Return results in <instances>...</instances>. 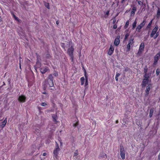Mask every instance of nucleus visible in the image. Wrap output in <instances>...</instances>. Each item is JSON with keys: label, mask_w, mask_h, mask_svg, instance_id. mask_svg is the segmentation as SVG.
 I'll list each match as a JSON object with an SVG mask.
<instances>
[{"label": "nucleus", "mask_w": 160, "mask_h": 160, "mask_svg": "<svg viewBox=\"0 0 160 160\" xmlns=\"http://www.w3.org/2000/svg\"><path fill=\"white\" fill-rule=\"evenodd\" d=\"M125 0H122L121 3H123Z\"/></svg>", "instance_id": "c9c22d12"}, {"label": "nucleus", "mask_w": 160, "mask_h": 160, "mask_svg": "<svg viewBox=\"0 0 160 160\" xmlns=\"http://www.w3.org/2000/svg\"><path fill=\"white\" fill-rule=\"evenodd\" d=\"M14 17L15 19H17V17H16L14 15Z\"/></svg>", "instance_id": "58836bf2"}, {"label": "nucleus", "mask_w": 160, "mask_h": 160, "mask_svg": "<svg viewBox=\"0 0 160 160\" xmlns=\"http://www.w3.org/2000/svg\"><path fill=\"white\" fill-rule=\"evenodd\" d=\"M78 124V122H76L75 124H73V126L76 127V126Z\"/></svg>", "instance_id": "2f4dec72"}, {"label": "nucleus", "mask_w": 160, "mask_h": 160, "mask_svg": "<svg viewBox=\"0 0 160 160\" xmlns=\"http://www.w3.org/2000/svg\"><path fill=\"white\" fill-rule=\"evenodd\" d=\"M14 17L15 19H17V17H16L14 15Z\"/></svg>", "instance_id": "4c0bfd02"}, {"label": "nucleus", "mask_w": 160, "mask_h": 160, "mask_svg": "<svg viewBox=\"0 0 160 160\" xmlns=\"http://www.w3.org/2000/svg\"><path fill=\"white\" fill-rule=\"evenodd\" d=\"M114 50V48L111 45L108 51V55H111L113 52Z\"/></svg>", "instance_id": "f8f14e48"}, {"label": "nucleus", "mask_w": 160, "mask_h": 160, "mask_svg": "<svg viewBox=\"0 0 160 160\" xmlns=\"http://www.w3.org/2000/svg\"><path fill=\"white\" fill-rule=\"evenodd\" d=\"M129 35V34L128 33L126 34L125 35V38L124 40H126L127 39Z\"/></svg>", "instance_id": "bb28decb"}, {"label": "nucleus", "mask_w": 160, "mask_h": 160, "mask_svg": "<svg viewBox=\"0 0 160 160\" xmlns=\"http://www.w3.org/2000/svg\"><path fill=\"white\" fill-rule=\"evenodd\" d=\"M129 24V22L128 21H127L125 23V25L124 27L125 28H127Z\"/></svg>", "instance_id": "393cba45"}, {"label": "nucleus", "mask_w": 160, "mask_h": 160, "mask_svg": "<svg viewBox=\"0 0 160 160\" xmlns=\"http://www.w3.org/2000/svg\"><path fill=\"white\" fill-rule=\"evenodd\" d=\"M44 83L46 84V87H51L54 86L52 75H49L48 79L47 81H45Z\"/></svg>", "instance_id": "f03ea898"}, {"label": "nucleus", "mask_w": 160, "mask_h": 160, "mask_svg": "<svg viewBox=\"0 0 160 160\" xmlns=\"http://www.w3.org/2000/svg\"><path fill=\"white\" fill-rule=\"evenodd\" d=\"M80 81L81 82V85H83L85 82V78L84 77H82L80 78Z\"/></svg>", "instance_id": "6ab92c4d"}, {"label": "nucleus", "mask_w": 160, "mask_h": 160, "mask_svg": "<svg viewBox=\"0 0 160 160\" xmlns=\"http://www.w3.org/2000/svg\"><path fill=\"white\" fill-rule=\"evenodd\" d=\"M7 122V118H6L4 121L2 122V124L0 126V128H3L5 126Z\"/></svg>", "instance_id": "f3484780"}, {"label": "nucleus", "mask_w": 160, "mask_h": 160, "mask_svg": "<svg viewBox=\"0 0 160 160\" xmlns=\"http://www.w3.org/2000/svg\"><path fill=\"white\" fill-rule=\"evenodd\" d=\"M120 74L119 73H117L115 77V79L116 81H118V77L120 76Z\"/></svg>", "instance_id": "4be33fe9"}, {"label": "nucleus", "mask_w": 160, "mask_h": 160, "mask_svg": "<svg viewBox=\"0 0 160 160\" xmlns=\"http://www.w3.org/2000/svg\"><path fill=\"white\" fill-rule=\"evenodd\" d=\"M117 28V25L116 24L114 25L113 26V28L114 29H116Z\"/></svg>", "instance_id": "7c9ffc66"}, {"label": "nucleus", "mask_w": 160, "mask_h": 160, "mask_svg": "<svg viewBox=\"0 0 160 160\" xmlns=\"http://www.w3.org/2000/svg\"><path fill=\"white\" fill-rule=\"evenodd\" d=\"M120 37L118 36L115 39L114 42V44L115 45L117 46L120 43L119 40Z\"/></svg>", "instance_id": "ddd939ff"}, {"label": "nucleus", "mask_w": 160, "mask_h": 160, "mask_svg": "<svg viewBox=\"0 0 160 160\" xmlns=\"http://www.w3.org/2000/svg\"><path fill=\"white\" fill-rule=\"evenodd\" d=\"M159 12H158L157 14H159Z\"/></svg>", "instance_id": "37998d69"}, {"label": "nucleus", "mask_w": 160, "mask_h": 160, "mask_svg": "<svg viewBox=\"0 0 160 160\" xmlns=\"http://www.w3.org/2000/svg\"><path fill=\"white\" fill-rule=\"evenodd\" d=\"M150 76V75L146 73L145 74L144 76V78L143 80L142 84V87L144 88L148 83Z\"/></svg>", "instance_id": "20e7f679"}, {"label": "nucleus", "mask_w": 160, "mask_h": 160, "mask_svg": "<svg viewBox=\"0 0 160 160\" xmlns=\"http://www.w3.org/2000/svg\"><path fill=\"white\" fill-rule=\"evenodd\" d=\"M56 23H57L58 24V22H56Z\"/></svg>", "instance_id": "c03bdc74"}, {"label": "nucleus", "mask_w": 160, "mask_h": 160, "mask_svg": "<svg viewBox=\"0 0 160 160\" xmlns=\"http://www.w3.org/2000/svg\"><path fill=\"white\" fill-rule=\"evenodd\" d=\"M68 47L69 48L68 50V53L72 60L73 59V52L74 48L72 43L69 42L68 45Z\"/></svg>", "instance_id": "f257e3e1"}, {"label": "nucleus", "mask_w": 160, "mask_h": 160, "mask_svg": "<svg viewBox=\"0 0 160 160\" xmlns=\"http://www.w3.org/2000/svg\"><path fill=\"white\" fill-rule=\"evenodd\" d=\"M49 70V69L47 67H42L40 69V72L42 74L45 73L47 72H48Z\"/></svg>", "instance_id": "1a4fd4ad"}, {"label": "nucleus", "mask_w": 160, "mask_h": 160, "mask_svg": "<svg viewBox=\"0 0 160 160\" xmlns=\"http://www.w3.org/2000/svg\"><path fill=\"white\" fill-rule=\"evenodd\" d=\"M52 118H53V121L55 122H57V116L55 115L53 116Z\"/></svg>", "instance_id": "b1692460"}, {"label": "nucleus", "mask_w": 160, "mask_h": 160, "mask_svg": "<svg viewBox=\"0 0 160 160\" xmlns=\"http://www.w3.org/2000/svg\"><path fill=\"white\" fill-rule=\"evenodd\" d=\"M46 7L48 8V9H49V4L48 3L47 4V5H46Z\"/></svg>", "instance_id": "c756f323"}, {"label": "nucleus", "mask_w": 160, "mask_h": 160, "mask_svg": "<svg viewBox=\"0 0 160 160\" xmlns=\"http://www.w3.org/2000/svg\"><path fill=\"white\" fill-rule=\"evenodd\" d=\"M136 10V8L135 7H134L132 8V11L131 12V15H134L135 14V12Z\"/></svg>", "instance_id": "a211bd4d"}, {"label": "nucleus", "mask_w": 160, "mask_h": 160, "mask_svg": "<svg viewBox=\"0 0 160 160\" xmlns=\"http://www.w3.org/2000/svg\"><path fill=\"white\" fill-rule=\"evenodd\" d=\"M133 40L134 38L132 36H131L129 38L127 47L128 51H129L130 50L131 46H132L134 43Z\"/></svg>", "instance_id": "39448f33"}, {"label": "nucleus", "mask_w": 160, "mask_h": 160, "mask_svg": "<svg viewBox=\"0 0 160 160\" xmlns=\"http://www.w3.org/2000/svg\"><path fill=\"white\" fill-rule=\"evenodd\" d=\"M138 3L140 5L141 4V3H142L140 1H138Z\"/></svg>", "instance_id": "f704fd0d"}, {"label": "nucleus", "mask_w": 160, "mask_h": 160, "mask_svg": "<svg viewBox=\"0 0 160 160\" xmlns=\"http://www.w3.org/2000/svg\"><path fill=\"white\" fill-rule=\"evenodd\" d=\"M57 146L53 151V153L56 156L58 155V152L60 150V148L57 143Z\"/></svg>", "instance_id": "4468645a"}, {"label": "nucleus", "mask_w": 160, "mask_h": 160, "mask_svg": "<svg viewBox=\"0 0 160 160\" xmlns=\"http://www.w3.org/2000/svg\"><path fill=\"white\" fill-rule=\"evenodd\" d=\"M144 48V43H142L140 46L138 53H141L143 51Z\"/></svg>", "instance_id": "9d476101"}, {"label": "nucleus", "mask_w": 160, "mask_h": 160, "mask_svg": "<svg viewBox=\"0 0 160 160\" xmlns=\"http://www.w3.org/2000/svg\"><path fill=\"white\" fill-rule=\"evenodd\" d=\"M145 23L146 22L145 20H144L142 23L138 26L136 28V30L138 32H140L141 29L145 25Z\"/></svg>", "instance_id": "423d86ee"}, {"label": "nucleus", "mask_w": 160, "mask_h": 160, "mask_svg": "<svg viewBox=\"0 0 160 160\" xmlns=\"http://www.w3.org/2000/svg\"><path fill=\"white\" fill-rule=\"evenodd\" d=\"M137 22L135 20L134 22L133 23L132 25V29H134L135 28V27L136 26V24H137Z\"/></svg>", "instance_id": "412c9836"}, {"label": "nucleus", "mask_w": 160, "mask_h": 160, "mask_svg": "<svg viewBox=\"0 0 160 160\" xmlns=\"http://www.w3.org/2000/svg\"><path fill=\"white\" fill-rule=\"evenodd\" d=\"M120 156L122 159H125V153L124 148L123 147H121L120 148Z\"/></svg>", "instance_id": "0eeeda50"}, {"label": "nucleus", "mask_w": 160, "mask_h": 160, "mask_svg": "<svg viewBox=\"0 0 160 160\" xmlns=\"http://www.w3.org/2000/svg\"><path fill=\"white\" fill-rule=\"evenodd\" d=\"M152 20L150 22L148 23V27H149L152 24Z\"/></svg>", "instance_id": "c85d7f7f"}, {"label": "nucleus", "mask_w": 160, "mask_h": 160, "mask_svg": "<svg viewBox=\"0 0 160 160\" xmlns=\"http://www.w3.org/2000/svg\"><path fill=\"white\" fill-rule=\"evenodd\" d=\"M26 99V98L25 96L21 95L19 96L18 100L20 102H25Z\"/></svg>", "instance_id": "6e6552de"}, {"label": "nucleus", "mask_w": 160, "mask_h": 160, "mask_svg": "<svg viewBox=\"0 0 160 160\" xmlns=\"http://www.w3.org/2000/svg\"><path fill=\"white\" fill-rule=\"evenodd\" d=\"M41 105L42 107H47L48 105V103L46 102H42Z\"/></svg>", "instance_id": "aec40b11"}, {"label": "nucleus", "mask_w": 160, "mask_h": 160, "mask_svg": "<svg viewBox=\"0 0 160 160\" xmlns=\"http://www.w3.org/2000/svg\"><path fill=\"white\" fill-rule=\"evenodd\" d=\"M118 121L117 120L116 121V123H118Z\"/></svg>", "instance_id": "79ce46f5"}, {"label": "nucleus", "mask_w": 160, "mask_h": 160, "mask_svg": "<svg viewBox=\"0 0 160 160\" xmlns=\"http://www.w3.org/2000/svg\"><path fill=\"white\" fill-rule=\"evenodd\" d=\"M56 23H57L58 24V22H56Z\"/></svg>", "instance_id": "a18cd8bd"}, {"label": "nucleus", "mask_w": 160, "mask_h": 160, "mask_svg": "<svg viewBox=\"0 0 160 160\" xmlns=\"http://www.w3.org/2000/svg\"><path fill=\"white\" fill-rule=\"evenodd\" d=\"M158 28V26H156L153 29L150 34V37H151L152 38L153 37L154 39H156L158 36L159 35V33L158 32H157Z\"/></svg>", "instance_id": "7ed1b4c3"}, {"label": "nucleus", "mask_w": 160, "mask_h": 160, "mask_svg": "<svg viewBox=\"0 0 160 160\" xmlns=\"http://www.w3.org/2000/svg\"><path fill=\"white\" fill-rule=\"evenodd\" d=\"M43 93L44 94H46V92H43Z\"/></svg>", "instance_id": "a19ab883"}, {"label": "nucleus", "mask_w": 160, "mask_h": 160, "mask_svg": "<svg viewBox=\"0 0 160 160\" xmlns=\"http://www.w3.org/2000/svg\"><path fill=\"white\" fill-rule=\"evenodd\" d=\"M109 11H108L106 13V14L107 15H108L109 14Z\"/></svg>", "instance_id": "72a5a7b5"}, {"label": "nucleus", "mask_w": 160, "mask_h": 160, "mask_svg": "<svg viewBox=\"0 0 160 160\" xmlns=\"http://www.w3.org/2000/svg\"><path fill=\"white\" fill-rule=\"evenodd\" d=\"M150 84H149L146 87V90H145V92L147 95H148V94L150 90Z\"/></svg>", "instance_id": "2eb2a0df"}, {"label": "nucleus", "mask_w": 160, "mask_h": 160, "mask_svg": "<svg viewBox=\"0 0 160 160\" xmlns=\"http://www.w3.org/2000/svg\"><path fill=\"white\" fill-rule=\"evenodd\" d=\"M38 109L40 110L41 109V108L40 107H38Z\"/></svg>", "instance_id": "e433bc0d"}, {"label": "nucleus", "mask_w": 160, "mask_h": 160, "mask_svg": "<svg viewBox=\"0 0 160 160\" xmlns=\"http://www.w3.org/2000/svg\"><path fill=\"white\" fill-rule=\"evenodd\" d=\"M85 77L86 78V80H85V86L86 87L88 85V78L87 76V74L86 71L85 70Z\"/></svg>", "instance_id": "dca6fc26"}, {"label": "nucleus", "mask_w": 160, "mask_h": 160, "mask_svg": "<svg viewBox=\"0 0 160 160\" xmlns=\"http://www.w3.org/2000/svg\"><path fill=\"white\" fill-rule=\"evenodd\" d=\"M19 66H20V68H21V65L20 63Z\"/></svg>", "instance_id": "ea45409f"}, {"label": "nucleus", "mask_w": 160, "mask_h": 160, "mask_svg": "<svg viewBox=\"0 0 160 160\" xmlns=\"http://www.w3.org/2000/svg\"><path fill=\"white\" fill-rule=\"evenodd\" d=\"M153 113V110L152 109H150V111L149 116L150 118L152 117Z\"/></svg>", "instance_id": "5701e85b"}, {"label": "nucleus", "mask_w": 160, "mask_h": 160, "mask_svg": "<svg viewBox=\"0 0 160 160\" xmlns=\"http://www.w3.org/2000/svg\"><path fill=\"white\" fill-rule=\"evenodd\" d=\"M160 72V70L159 69H157L156 71V73L157 75H158Z\"/></svg>", "instance_id": "a878e982"}, {"label": "nucleus", "mask_w": 160, "mask_h": 160, "mask_svg": "<svg viewBox=\"0 0 160 160\" xmlns=\"http://www.w3.org/2000/svg\"><path fill=\"white\" fill-rule=\"evenodd\" d=\"M47 154L46 153H43L42 155L43 156H46L47 155Z\"/></svg>", "instance_id": "473e14b6"}, {"label": "nucleus", "mask_w": 160, "mask_h": 160, "mask_svg": "<svg viewBox=\"0 0 160 160\" xmlns=\"http://www.w3.org/2000/svg\"><path fill=\"white\" fill-rule=\"evenodd\" d=\"M78 152L77 151H76L74 153V156H76L78 155Z\"/></svg>", "instance_id": "cd10ccee"}, {"label": "nucleus", "mask_w": 160, "mask_h": 160, "mask_svg": "<svg viewBox=\"0 0 160 160\" xmlns=\"http://www.w3.org/2000/svg\"><path fill=\"white\" fill-rule=\"evenodd\" d=\"M160 57V53H157L155 56L154 61V64L156 65L157 63L158 60L159 59Z\"/></svg>", "instance_id": "9b49d317"}]
</instances>
